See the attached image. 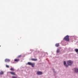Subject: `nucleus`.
Returning <instances> with one entry per match:
<instances>
[{"label":"nucleus","mask_w":78,"mask_h":78,"mask_svg":"<svg viewBox=\"0 0 78 78\" xmlns=\"http://www.w3.org/2000/svg\"><path fill=\"white\" fill-rule=\"evenodd\" d=\"M64 39L66 41H69V36L67 35L64 38Z\"/></svg>","instance_id":"f257e3e1"},{"label":"nucleus","mask_w":78,"mask_h":78,"mask_svg":"<svg viewBox=\"0 0 78 78\" xmlns=\"http://www.w3.org/2000/svg\"><path fill=\"white\" fill-rule=\"evenodd\" d=\"M67 64L69 66H71L73 64V62L71 60H69L67 61Z\"/></svg>","instance_id":"f03ea898"},{"label":"nucleus","mask_w":78,"mask_h":78,"mask_svg":"<svg viewBox=\"0 0 78 78\" xmlns=\"http://www.w3.org/2000/svg\"><path fill=\"white\" fill-rule=\"evenodd\" d=\"M35 64L34 63H33L31 62H28V65H29L30 66H32V67H34V65Z\"/></svg>","instance_id":"7ed1b4c3"},{"label":"nucleus","mask_w":78,"mask_h":78,"mask_svg":"<svg viewBox=\"0 0 78 78\" xmlns=\"http://www.w3.org/2000/svg\"><path fill=\"white\" fill-rule=\"evenodd\" d=\"M37 74L38 75H41L42 74V73L41 72L38 71L37 72Z\"/></svg>","instance_id":"20e7f679"},{"label":"nucleus","mask_w":78,"mask_h":78,"mask_svg":"<svg viewBox=\"0 0 78 78\" xmlns=\"http://www.w3.org/2000/svg\"><path fill=\"white\" fill-rule=\"evenodd\" d=\"M11 75H16V73L13 72H9Z\"/></svg>","instance_id":"39448f33"},{"label":"nucleus","mask_w":78,"mask_h":78,"mask_svg":"<svg viewBox=\"0 0 78 78\" xmlns=\"http://www.w3.org/2000/svg\"><path fill=\"white\" fill-rule=\"evenodd\" d=\"M10 61V59H6L5 60V62H9Z\"/></svg>","instance_id":"423d86ee"},{"label":"nucleus","mask_w":78,"mask_h":78,"mask_svg":"<svg viewBox=\"0 0 78 78\" xmlns=\"http://www.w3.org/2000/svg\"><path fill=\"white\" fill-rule=\"evenodd\" d=\"M64 66H65L66 67H67L69 66L68 65H66V62L65 61H64Z\"/></svg>","instance_id":"0eeeda50"},{"label":"nucleus","mask_w":78,"mask_h":78,"mask_svg":"<svg viewBox=\"0 0 78 78\" xmlns=\"http://www.w3.org/2000/svg\"><path fill=\"white\" fill-rule=\"evenodd\" d=\"M75 72H76L77 73H78V68H75Z\"/></svg>","instance_id":"6e6552de"},{"label":"nucleus","mask_w":78,"mask_h":78,"mask_svg":"<svg viewBox=\"0 0 78 78\" xmlns=\"http://www.w3.org/2000/svg\"><path fill=\"white\" fill-rule=\"evenodd\" d=\"M20 60L19 59H15L14 60V61H15V62H18V61H19Z\"/></svg>","instance_id":"1a4fd4ad"},{"label":"nucleus","mask_w":78,"mask_h":78,"mask_svg":"<svg viewBox=\"0 0 78 78\" xmlns=\"http://www.w3.org/2000/svg\"><path fill=\"white\" fill-rule=\"evenodd\" d=\"M55 46L56 47H58L59 46V43H57L55 44Z\"/></svg>","instance_id":"9d476101"},{"label":"nucleus","mask_w":78,"mask_h":78,"mask_svg":"<svg viewBox=\"0 0 78 78\" xmlns=\"http://www.w3.org/2000/svg\"><path fill=\"white\" fill-rule=\"evenodd\" d=\"M31 60L32 61H37V59L32 58L31 59Z\"/></svg>","instance_id":"9b49d317"},{"label":"nucleus","mask_w":78,"mask_h":78,"mask_svg":"<svg viewBox=\"0 0 78 78\" xmlns=\"http://www.w3.org/2000/svg\"><path fill=\"white\" fill-rule=\"evenodd\" d=\"M3 73H4L3 72L1 71L0 73V75H3Z\"/></svg>","instance_id":"f8f14e48"},{"label":"nucleus","mask_w":78,"mask_h":78,"mask_svg":"<svg viewBox=\"0 0 78 78\" xmlns=\"http://www.w3.org/2000/svg\"><path fill=\"white\" fill-rule=\"evenodd\" d=\"M75 51L76 52V53L78 52V49H75Z\"/></svg>","instance_id":"ddd939ff"},{"label":"nucleus","mask_w":78,"mask_h":78,"mask_svg":"<svg viewBox=\"0 0 78 78\" xmlns=\"http://www.w3.org/2000/svg\"><path fill=\"white\" fill-rule=\"evenodd\" d=\"M10 70H12V71H14V69L13 68H11L10 69Z\"/></svg>","instance_id":"4468645a"},{"label":"nucleus","mask_w":78,"mask_h":78,"mask_svg":"<svg viewBox=\"0 0 78 78\" xmlns=\"http://www.w3.org/2000/svg\"><path fill=\"white\" fill-rule=\"evenodd\" d=\"M22 56V55H20L18 56V58H20Z\"/></svg>","instance_id":"2eb2a0df"},{"label":"nucleus","mask_w":78,"mask_h":78,"mask_svg":"<svg viewBox=\"0 0 78 78\" xmlns=\"http://www.w3.org/2000/svg\"><path fill=\"white\" fill-rule=\"evenodd\" d=\"M12 78H17V77L16 76H13L12 77Z\"/></svg>","instance_id":"dca6fc26"},{"label":"nucleus","mask_w":78,"mask_h":78,"mask_svg":"<svg viewBox=\"0 0 78 78\" xmlns=\"http://www.w3.org/2000/svg\"><path fill=\"white\" fill-rule=\"evenodd\" d=\"M6 67L7 68H9V66L7 65L6 66Z\"/></svg>","instance_id":"f3484780"},{"label":"nucleus","mask_w":78,"mask_h":78,"mask_svg":"<svg viewBox=\"0 0 78 78\" xmlns=\"http://www.w3.org/2000/svg\"><path fill=\"white\" fill-rule=\"evenodd\" d=\"M59 49L57 50V53H59Z\"/></svg>","instance_id":"a211bd4d"},{"label":"nucleus","mask_w":78,"mask_h":78,"mask_svg":"<svg viewBox=\"0 0 78 78\" xmlns=\"http://www.w3.org/2000/svg\"><path fill=\"white\" fill-rule=\"evenodd\" d=\"M0 47H1V46H0Z\"/></svg>","instance_id":"6ab92c4d"}]
</instances>
